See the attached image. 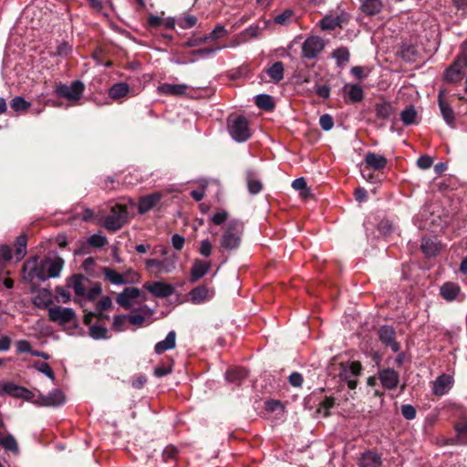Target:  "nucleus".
<instances>
[{
	"label": "nucleus",
	"mask_w": 467,
	"mask_h": 467,
	"mask_svg": "<svg viewBox=\"0 0 467 467\" xmlns=\"http://www.w3.org/2000/svg\"><path fill=\"white\" fill-rule=\"evenodd\" d=\"M244 224L240 220L228 222L220 240V252H232L239 248Z\"/></svg>",
	"instance_id": "f257e3e1"
},
{
	"label": "nucleus",
	"mask_w": 467,
	"mask_h": 467,
	"mask_svg": "<svg viewBox=\"0 0 467 467\" xmlns=\"http://www.w3.org/2000/svg\"><path fill=\"white\" fill-rule=\"evenodd\" d=\"M128 220L126 204L115 203L110 208V213L104 218V227L112 232L119 230Z\"/></svg>",
	"instance_id": "f03ea898"
},
{
	"label": "nucleus",
	"mask_w": 467,
	"mask_h": 467,
	"mask_svg": "<svg viewBox=\"0 0 467 467\" xmlns=\"http://www.w3.org/2000/svg\"><path fill=\"white\" fill-rule=\"evenodd\" d=\"M84 90V83L80 80H75L69 86L61 82L57 83L54 92L59 98H63L71 103H77L80 100Z\"/></svg>",
	"instance_id": "7ed1b4c3"
},
{
	"label": "nucleus",
	"mask_w": 467,
	"mask_h": 467,
	"mask_svg": "<svg viewBox=\"0 0 467 467\" xmlns=\"http://www.w3.org/2000/svg\"><path fill=\"white\" fill-rule=\"evenodd\" d=\"M228 127L232 138L238 142H244L251 137L248 120L243 115L229 119Z\"/></svg>",
	"instance_id": "20e7f679"
},
{
	"label": "nucleus",
	"mask_w": 467,
	"mask_h": 467,
	"mask_svg": "<svg viewBox=\"0 0 467 467\" xmlns=\"http://www.w3.org/2000/svg\"><path fill=\"white\" fill-rule=\"evenodd\" d=\"M38 257L34 256L31 259L27 260L24 265L23 270L26 272L28 270L27 275L25 276L29 282H32L34 279H37L39 281H46L48 279L47 266L45 264V260H41L40 263L37 262Z\"/></svg>",
	"instance_id": "39448f33"
},
{
	"label": "nucleus",
	"mask_w": 467,
	"mask_h": 467,
	"mask_svg": "<svg viewBox=\"0 0 467 467\" xmlns=\"http://www.w3.org/2000/svg\"><path fill=\"white\" fill-rule=\"evenodd\" d=\"M325 43L317 36L307 37L302 45V56L307 59L316 58L324 49Z\"/></svg>",
	"instance_id": "423d86ee"
},
{
	"label": "nucleus",
	"mask_w": 467,
	"mask_h": 467,
	"mask_svg": "<svg viewBox=\"0 0 467 467\" xmlns=\"http://www.w3.org/2000/svg\"><path fill=\"white\" fill-rule=\"evenodd\" d=\"M378 336L385 347H389L395 353L400 351V344L396 340V331L391 326H381L378 330Z\"/></svg>",
	"instance_id": "0eeeda50"
},
{
	"label": "nucleus",
	"mask_w": 467,
	"mask_h": 467,
	"mask_svg": "<svg viewBox=\"0 0 467 467\" xmlns=\"http://www.w3.org/2000/svg\"><path fill=\"white\" fill-rule=\"evenodd\" d=\"M48 317L52 322L66 325L76 319V314L72 308L54 306L48 309Z\"/></svg>",
	"instance_id": "6e6552de"
},
{
	"label": "nucleus",
	"mask_w": 467,
	"mask_h": 467,
	"mask_svg": "<svg viewBox=\"0 0 467 467\" xmlns=\"http://www.w3.org/2000/svg\"><path fill=\"white\" fill-rule=\"evenodd\" d=\"M453 429L456 436L454 438L448 439L445 444L461 446L467 445V418H461L453 424Z\"/></svg>",
	"instance_id": "1a4fd4ad"
},
{
	"label": "nucleus",
	"mask_w": 467,
	"mask_h": 467,
	"mask_svg": "<svg viewBox=\"0 0 467 467\" xmlns=\"http://www.w3.org/2000/svg\"><path fill=\"white\" fill-rule=\"evenodd\" d=\"M143 287L154 296L160 298L168 297L174 293V287L171 285L160 281L147 282L143 285Z\"/></svg>",
	"instance_id": "9d476101"
},
{
	"label": "nucleus",
	"mask_w": 467,
	"mask_h": 467,
	"mask_svg": "<svg viewBox=\"0 0 467 467\" xmlns=\"http://www.w3.org/2000/svg\"><path fill=\"white\" fill-rule=\"evenodd\" d=\"M141 292L135 286H128L123 289L116 297V302L124 309L129 310L131 307V301L139 298Z\"/></svg>",
	"instance_id": "9b49d317"
},
{
	"label": "nucleus",
	"mask_w": 467,
	"mask_h": 467,
	"mask_svg": "<svg viewBox=\"0 0 467 467\" xmlns=\"http://www.w3.org/2000/svg\"><path fill=\"white\" fill-rule=\"evenodd\" d=\"M340 371L338 377L341 380H348L351 376L358 377L361 374L362 365L359 361L341 362L339 363Z\"/></svg>",
	"instance_id": "f8f14e48"
},
{
	"label": "nucleus",
	"mask_w": 467,
	"mask_h": 467,
	"mask_svg": "<svg viewBox=\"0 0 467 467\" xmlns=\"http://www.w3.org/2000/svg\"><path fill=\"white\" fill-rule=\"evenodd\" d=\"M358 465V467H381V454L374 450H367L360 454Z\"/></svg>",
	"instance_id": "ddd939ff"
},
{
	"label": "nucleus",
	"mask_w": 467,
	"mask_h": 467,
	"mask_svg": "<svg viewBox=\"0 0 467 467\" xmlns=\"http://www.w3.org/2000/svg\"><path fill=\"white\" fill-rule=\"evenodd\" d=\"M379 379L387 389H394L400 380L398 372L389 368L379 371Z\"/></svg>",
	"instance_id": "4468645a"
},
{
	"label": "nucleus",
	"mask_w": 467,
	"mask_h": 467,
	"mask_svg": "<svg viewBox=\"0 0 467 467\" xmlns=\"http://www.w3.org/2000/svg\"><path fill=\"white\" fill-rule=\"evenodd\" d=\"M212 264L210 261L195 259L191 268L190 282L196 283L203 277L210 270Z\"/></svg>",
	"instance_id": "2eb2a0df"
},
{
	"label": "nucleus",
	"mask_w": 467,
	"mask_h": 467,
	"mask_svg": "<svg viewBox=\"0 0 467 467\" xmlns=\"http://www.w3.org/2000/svg\"><path fill=\"white\" fill-rule=\"evenodd\" d=\"M365 168L374 171H381L386 168L388 160L386 157L368 151L364 157Z\"/></svg>",
	"instance_id": "dca6fc26"
},
{
	"label": "nucleus",
	"mask_w": 467,
	"mask_h": 467,
	"mask_svg": "<svg viewBox=\"0 0 467 467\" xmlns=\"http://www.w3.org/2000/svg\"><path fill=\"white\" fill-rule=\"evenodd\" d=\"M44 260L47 271V276L48 278L58 277L65 265L64 259L60 256H55L54 258L46 257Z\"/></svg>",
	"instance_id": "f3484780"
},
{
	"label": "nucleus",
	"mask_w": 467,
	"mask_h": 467,
	"mask_svg": "<svg viewBox=\"0 0 467 467\" xmlns=\"http://www.w3.org/2000/svg\"><path fill=\"white\" fill-rule=\"evenodd\" d=\"M453 378L448 374L439 376L434 381L433 393L436 396L446 394L453 385Z\"/></svg>",
	"instance_id": "a211bd4d"
},
{
	"label": "nucleus",
	"mask_w": 467,
	"mask_h": 467,
	"mask_svg": "<svg viewBox=\"0 0 467 467\" xmlns=\"http://www.w3.org/2000/svg\"><path fill=\"white\" fill-rule=\"evenodd\" d=\"M161 194L154 192L150 195L143 196L139 201L138 212L140 214H144L155 207L161 201Z\"/></svg>",
	"instance_id": "6ab92c4d"
},
{
	"label": "nucleus",
	"mask_w": 467,
	"mask_h": 467,
	"mask_svg": "<svg viewBox=\"0 0 467 467\" xmlns=\"http://www.w3.org/2000/svg\"><path fill=\"white\" fill-rule=\"evenodd\" d=\"M461 293V287L458 284L452 282L444 283L440 288L441 296L446 301H453Z\"/></svg>",
	"instance_id": "aec40b11"
},
{
	"label": "nucleus",
	"mask_w": 467,
	"mask_h": 467,
	"mask_svg": "<svg viewBox=\"0 0 467 467\" xmlns=\"http://www.w3.org/2000/svg\"><path fill=\"white\" fill-rule=\"evenodd\" d=\"M41 402L40 404L43 406H60L65 402V396L60 389H54L47 395L40 396Z\"/></svg>",
	"instance_id": "412c9836"
},
{
	"label": "nucleus",
	"mask_w": 467,
	"mask_h": 467,
	"mask_svg": "<svg viewBox=\"0 0 467 467\" xmlns=\"http://www.w3.org/2000/svg\"><path fill=\"white\" fill-rule=\"evenodd\" d=\"M187 88L188 87L185 84L164 83L158 88V91L166 96H181L186 93Z\"/></svg>",
	"instance_id": "4be33fe9"
},
{
	"label": "nucleus",
	"mask_w": 467,
	"mask_h": 467,
	"mask_svg": "<svg viewBox=\"0 0 467 467\" xmlns=\"http://www.w3.org/2000/svg\"><path fill=\"white\" fill-rule=\"evenodd\" d=\"M167 260H158V259H148L146 260V268L149 271H155V273L165 272L169 273L172 269H174V263L166 264Z\"/></svg>",
	"instance_id": "5701e85b"
},
{
	"label": "nucleus",
	"mask_w": 467,
	"mask_h": 467,
	"mask_svg": "<svg viewBox=\"0 0 467 467\" xmlns=\"http://www.w3.org/2000/svg\"><path fill=\"white\" fill-rule=\"evenodd\" d=\"M361 2L360 9L366 16H376L382 10L383 4L381 0H359Z\"/></svg>",
	"instance_id": "b1692460"
},
{
	"label": "nucleus",
	"mask_w": 467,
	"mask_h": 467,
	"mask_svg": "<svg viewBox=\"0 0 467 467\" xmlns=\"http://www.w3.org/2000/svg\"><path fill=\"white\" fill-rule=\"evenodd\" d=\"M176 347V333L175 331H170L165 339L158 342L154 347V351L157 354H162L166 350L173 349Z\"/></svg>",
	"instance_id": "393cba45"
},
{
	"label": "nucleus",
	"mask_w": 467,
	"mask_h": 467,
	"mask_svg": "<svg viewBox=\"0 0 467 467\" xmlns=\"http://www.w3.org/2000/svg\"><path fill=\"white\" fill-rule=\"evenodd\" d=\"M344 92L348 96V102L358 103L364 99V91L359 85H346Z\"/></svg>",
	"instance_id": "a878e982"
},
{
	"label": "nucleus",
	"mask_w": 467,
	"mask_h": 467,
	"mask_svg": "<svg viewBox=\"0 0 467 467\" xmlns=\"http://www.w3.org/2000/svg\"><path fill=\"white\" fill-rule=\"evenodd\" d=\"M102 272L104 274L105 279L113 285H121L129 283V280L125 277V275L118 273L113 268L103 267Z\"/></svg>",
	"instance_id": "bb28decb"
},
{
	"label": "nucleus",
	"mask_w": 467,
	"mask_h": 467,
	"mask_svg": "<svg viewBox=\"0 0 467 467\" xmlns=\"http://www.w3.org/2000/svg\"><path fill=\"white\" fill-rule=\"evenodd\" d=\"M84 280H88L82 274H75L72 275L69 278V285L72 286L74 292L78 296H85L86 295V286L83 284Z\"/></svg>",
	"instance_id": "cd10ccee"
},
{
	"label": "nucleus",
	"mask_w": 467,
	"mask_h": 467,
	"mask_svg": "<svg viewBox=\"0 0 467 467\" xmlns=\"http://www.w3.org/2000/svg\"><path fill=\"white\" fill-rule=\"evenodd\" d=\"M438 103L441 112V115L448 124H452L454 122V111L451 107L443 99L442 92H440L438 96Z\"/></svg>",
	"instance_id": "c85d7f7f"
},
{
	"label": "nucleus",
	"mask_w": 467,
	"mask_h": 467,
	"mask_svg": "<svg viewBox=\"0 0 467 467\" xmlns=\"http://www.w3.org/2000/svg\"><path fill=\"white\" fill-rule=\"evenodd\" d=\"M245 181L247 183L248 191L251 194L254 195L259 193L263 189L262 182L256 179L255 173L253 170L245 171Z\"/></svg>",
	"instance_id": "c756f323"
},
{
	"label": "nucleus",
	"mask_w": 467,
	"mask_h": 467,
	"mask_svg": "<svg viewBox=\"0 0 467 467\" xmlns=\"http://www.w3.org/2000/svg\"><path fill=\"white\" fill-rule=\"evenodd\" d=\"M27 240L26 234H22L16 237L14 244L16 261H21L26 254Z\"/></svg>",
	"instance_id": "7c9ffc66"
},
{
	"label": "nucleus",
	"mask_w": 467,
	"mask_h": 467,
	"mask_svg": "<svg viewBox=\"0 0 467 467\" xmlns=\"http://www.w3.org/2000/svg\"><path fill=\"white\" fill-rule=\"evenodd\" d=\"M375 114L378 119L387 120L394 114V108L391 103L382 101L375 105Z\"/></svg>",
	"instance_id": "2f4dec72"
},
{
	"label": "nucleus",
	"mask_w": 467,
	"mask_h": 467,
	"mask_svg": "<svg viewBox=\"0 0 467 467\" xmlns=\"http://www.w3.org/2000/svg\"><path fill=\"white\" fill-rule=\"evenodd\" d=\"M209 288L205 285H201L190 292L191 300L194 304L203 303L209 296Z\"/></svg>",
	"instance_id": "473e14b6"
},
{
	"label": "nucleus",
	"mask_w": 467,
	"mask_h": 467,
	"mask_svg": "<svg viewBox=\"0 0 467 467\" xmlns=\"http://www.w3.org/2000/svg\"><path fill=\"white\" fill-rule=\"evenodd\" d=\"M284 70L283 62L276 61L265 71L272 81L277 84L284 78Z\"/></svg>",
	"instance_id": "72a5a7b5"
},
{
	"label": "nucleus",
	"mask_w": 467,
	"mask_h": 467,
	"mask_svg": "<svg viewBox=\"0 0 467 467\" xmlns=\"http://www.w3.org/2000/svg\"><path fill=\"white\" fill-rule=\"evenodd\" d=\"M247 377V371L243 368H230L226 371L225 378L229 382L240 384Z\"/></svg>",
	"instance_id": "f704fd0d"
},
{
	"label": "nucleus",
	"mask_w": 467,
	"mask_h": 467,
	"mask_svg": "<svg viewBox=\"0 0 467 467\" xmlns=\"http://www.w3.org/2000/svg\"><path fill=\"white\" fill-rule=\"evenodd\" d=\"M130 91V87L127 83H123V82H120V83H117V84H114L109 90V96L112 99H122L124 98L125 96H127V94L129 93Z\"/></svg>",
	"instance_id": "c9c22d12"
},
{
	"label": "nucleus",
	"mask_w": 467,
	"mask_h": 467,
	"mask_svg": "<svg viewBox=\"0 0 467 467\" xmlns=\"http://www.w3.org/2000/svg\"><path fill=\"white\" fill-rule=\"evenodd\" d=\"M254 102L259 109L266 111H271L275 109L273 98L267 94L257 95Z\"/></svg>",
	"instance_id": "e433bc0d"
},
{
	"label": "nucleus",
	"mask_w": 467,
	"mask_h": 467,
	"mask_svg": "<svg viewBox=\"0 0 467 467\" xmlns=\"http://www.w3.org/2000/svg\"><path fill=\"white\" fill-rule=\"evenodd\" d=\"M178 455H179V449L172 444H169L162 451L161 459H162V462H164L166 463L173 462L174 465H176V462L178 460Z\"/></svg>",
	"instance_id": "4c0bfd02"
},
{
	"label": "nucleus",
	"mask_w": 467,
	"mask_h": 467,
	"mask_svg": "<svg viewBox=\"0 0 467 467\" xmlns=\"http://www.w3.org/2000/svg\"><path fill=\"white\" fill-rule=\"evenodd\" d=\"M12 259V250L6 245H0V277L5 273L7 263Z\"/></svg>",
	"instance_id": "58836bf2"
},
{
	"label": "nucleus",
	"mask_w": 467,
	"mask_h": 467,
	"mask_svg": "<svg viewBox=\"0 0 467 467\" xmlns=\"http://www.w3.org/2000/svg\"><path fill=\"white\" fill-rule=\"evenodd\" d=\"M333 57L337 60V65L343 67L349 61L350 53L347 47H338L333 51Z\"/></svg>",
	"instance_id": "ea45409f"
},
{
	"label": "nucleus",
	"mask_w": 467,
	"mask_h": 467,
	"mask_svg": "<svg viewBox=\"0 0 467 467\" xmlns=\"http://www.w3.org/2000/svg\"><path fill=\"white\" fill-rule=\"evenodd\" d=\"M417 112L414 106L410 105L406 107L400 113V119L404 125L410 126L416 123Z\"/></svg>",
	"instance_id": "a19ab883"
},
{
	"label": "nucleus",
	"mask_w": 467,
	"mask_h": 467,
	"mask_svg": "<svg viewBox=\"0 0 467 467\" xmlns=\"http://www.w3.org/2000/svg\"><path fill=\"white\" fill-rule=\"evenodd\" d=\"M421 250L426 256H434L439 251L438 244L431 239H423L421 243Z\"/></svg>",
	"instance_id": "79ce46f5"
},
{
	"label": "nucleus",
	"mask_w": 467,
	"mask_h": 467,
	"mask_svg": "<svg viewBox=\"0 0 467 467\" xmlns=\"http://www.w3.org/2000/svg\"><path fill=\"white\" fill-rule=\"evenodd\" d=\"M106 53L104 49L100 47H96L92 54L91 57L99 65H103L107 67H110L113 65V62L111 60H106L105 59Z\"/></svg>",
	"instance_id": "37998d69"
},
{
	"label": "nucleus",
	"mask_w": 467,
	"mask_h": 467,
	"mask_svg": "<svg viewBox=\"0 0 467 467\" xmlns=\"http://www.w3.org/2000/svg\"><path fill=\"white\" fill-rule=\"evenodd\" d=\"M3 390L6 394L14 397V398H20L23 396L24 387L18 386L13 382H6L3 385Z\"/></svg>",
	"instance_id": "c03bdc74"
},
{
	"label": "nucleus",
	"mask_w": 467,
	"mask_h": 467,
	"mask_svg": "<svg viewBox=\"0 0 467 467\" xmlns=\"http://www.w3.org/2000/svg\"><path fill=\"white\" fill-rule=\"evenodd\" d=\"M89 336L94 339L109 338L108 329L105 327L99 325H92L89 327Z\"/></svg>",
	"instance_id": "a18cd8bd"
},
{
	"label": "nucleus",
	"mask_w": 467,
	"mask_h": 467,
	"mask_svg": "<svg viewBox=\"0 0 467 467\" xmlns=\"http://www.w3.org/2000/svg\"><path fill=\"white\" fill-rule=\"evenodd\" d=\"M10 107L15 111H25L30 107V103L24 98L17 96L10 101Z\"/></svg>",
	"instance_id": "49530a36"
},
{
	"label": "nucleus",
	"mask_w": 467,
	"mask_h": 467,
	"mask_svg": "<svg viewBox=\"0 0 467 467\" xmlns=\"http://www.w3.org/2000/svg\"><path fill=\"white\" fill-rule=\"evenodd\" d=\"M335 406V399L333 397H326L319 405L317 409L318 412H322L324 417H328L330 415L329 410Z\"/></svg>",
	"instance_id": "de8ad7c7"
},
{
	"label": "nucleus",
	"mask_w": 467,
	"mask_h": 467,
	"mask_svg": "<svg viewBox=\"0 0 467 467\" xmlns=\"http://www.w3.org/2000/svg\"><path fill=\"white\" fill-rule=\"evenodd\" d=\"M417 56L416 47L412 45H403L401 47V57L406 61H413Z\"/></svg>",
	"instance_id": "09e8293b"
},
{
	"label": "nucleus",
	"mask_w": 467,
	"mask_h": 467,
	"mask_svg": "<svg viewBox=\"0 0 467 467\" xmlns=\"http://www.w3.org/2000/svg\"><path fill=\"white\" fill-rule=\"evenodd\" d=\"M88 243L92 247L101 248L107 244V238L100 234H92L88 239Z\"/></svg>",
	"instance_id": "8fccbe9b"
},
{
	"label": "nucleus",
	"mask_w": 467,
	"mask_h": 467,
	"mask_svg": "<svg viewBox=\"0 0 467 467\" xmlns=\"http://www.w3.org/2000/svg\"><path fill=\"white\" fill-rule=\"evenodd\" d=\"M402 416L409 420H414L417 415L416 409L410 404H403L400 407Z\"/></svg>",
	"instance_id": "3c124183"
},
{
	"label": "nucleus",
	"mask_w": 467,
	"mask_h": 467,
	"mask_svg": "<svg viewBox=\"0 0 467 467\" xmlns=\"http://www.w3.org/2000/svg\"><path fill=\"white\" fill-rule=\"evenodd\" d=\"M35 367L37 368L38 371L45 374L47 377H48L50 379H55V373L52 370L49 364L46 362H36Z\"/></svg>",
	"instance_id": "603ef678"
},
{
	"label": "nucleus",
	"mask_w": 467,
	"mask_h": 467,
	"mask_svg": "<svg viewBox=\"0 0 467 467\" xmlns=\"http://www.w3.org/2000/svg\"><path fill=\"white\" fill-rule=\"evenodd\" d=\"M207 41H208V37L205 36H192L184 43L183 46L186 47H198Z\"/></svg>",
	"instance_id": "864d4df0"
},
{
	"label": "nucleus",
	"mask_w": 467,
	"mask_h": 467,
	"mask_svg": "<svg viewBox=\"0 0 467 467\" xmlns=\"http://www.w3.org/2000/svg\"><path fill=\"white\" fill-rule=\"evenodd\" d=\"M319 125L321 128L328 131L334 127V119L329 114H324L319 119Z\"/></svg>",
	"instance_id": "5fc2aeb1"
},
{
	"label": "nucleus",
	"mask_w": 467,
	"mask_h": 467,
	"mask_svg": "<svg viewBox=\"0 0 467 467\" xmlns=\"http://www.w3.org/2000/svg\"><path fill=\"white\" fill-rule=\"evenodd\" d=\"M288 382L292 387L300 388L304 382L302 374L296 371L291 373L288 377Z\"/></svg>",
	"instance_id": "6e6d98bb"
},
{
	"label": "nucleus",
	"mask_w": 467,
	"mask_h": 467,
	"mask_svg": "<svg viewBox=\"0 0 467 467\" xmlns=\"http://www.w3.org/2000/svg\"><path fill=\"white\" fill-rule=\"evenodd\" d=\"M101 285L99 283H96L93 287H91L88 291H86L85 296L88 300L93 301L101 294Z\"/></svg>",
	"instance_id": "4d7b16f0"
},
{
	"label": "nucleus",
	"mask_w": 467,
	"mask_h": 467,
	"mask_svg": "<svg viewBox=\"0 0 467 467\" xmlns=\"http://www.w3.org/2000/svg\"><path fill=\"white\" fill-rule=\"evenodd\" d=\"M314 88H315V91H316L317 95L319 98H321L323 99H327L329 98V96H330V88H329V86L316 84Z\"/></svg>",
	"instance_id": "13d9d810"
},
{
	"label": "nucleus",
	"mask_w": 467,
	"mask_h": 467,
	"mask_svg": "<svg viewBox=\"0 0 467 467\" xmlns=\"http://www.w3.org/2000/svg\"><path fill=\"white\" fill-rule=\"evenodd\" d=\"M294 13L290 9L285 10L283 13L275 17V22L278 25H285L293 16Z\"/></svg>",
	"instance_id": "bf43d9fd"
},
{
	"label": "nucleus",
	"mask_w": 467,
	"mask_h": 467,
	"mask_svg": "<svg viewBox=\"0 0 467 467\" xmlns=\"http://www.w3.org/2000/svg\"><path fill=\"white\" fill-rule=\"evenodd\" d=\"M16 346L17 353H29V354H31V352L33 351V349L31 348L30 342L27 341V340H25V339H21V340L16 341Z\"/></svg>",
	"instance_id": "052dcab7"
},
{
	"label": "nucleus",
	"mask_w": 467,
	"mask_h": 467,
	"mask_svg": "<svg viewBox=\"0 0 467 467\" xmlns=\"http://www.w3.org/2000/svg\"><path fill=\"white\" fill-rule=\"evenodd\" d=\"M213 246L209 239L202 240L200 244L199 253L205 257L212 254Z\"/></svg>",
	"instance_id": "680f3d73"
},
{
	"label": "nucleus",
	"mask_w": 467,
	"mask_h": 467,
	"mask_svg": "<svg viewBox=\"0 0 467 467\" xmlns=\"http://www.w3.org/2000/svg\"><path fill=\"white\" fill-rule=\"evenodd\" d=\"M72 51L71 46L66 41L60 43L56 51V55L59 57H67Z\"/></svg>",
	"instance_id": "e2e57ef3"
},
{
	"label": "nucleus",
	"mask_w": 467,
	"mask_h": 467,
	"mask_svg": "<svg viewBox=\"0 0 467 467\" xmlns=\"http://www.w3.org/2000/svg\"><path fill=\"white\" fill-rule=\"evenodd\" d=\"M112 306V300L109 296H103L96 305V309L99 312L109 309Z\"/></svg>",
	"instance_id": "0e129e2a"
},
{
	"label": "nucleus",
	"mask_w": 467,
	"mask_h": 467,
	"mask_svg": "<svg viewBox=\"0 0 467 467\" xmlns=\"http://www.w3.org/2000/svg\"><path fill=\"white\" fill-rule=\"evenodd\" d=\"M126 315H118L114 317L112 327L115 331H122L126 322Z\"/></svg>",
	"instance_id": "69168bd1"
},
{
	"label": "nucleus",
	"mask_w": 467,
	"mask_h": 467,
	"mask_svg": "<svg viewBox=\"0 0 467 467\" xmlns=\"http://www.w3.org/2000/svg\"><path fill=\"white\" fill-rule=\"evenodd\" d=\"M228 216L226 211H221L214 213L211 220L214 224L221 225L228 219Z\"/></svg>",
	"instance_id": "338daca9"
},
{
	"label": "nucleus",
	"mask_w": 467,
	"mask_h": 467,
	"mask_svg": "<svg viewBox=\"0 0 467 467\" xmlns=\"http://www.w3.org/2000/svg\"><path fill=\"white\" fill-rule=\"evenodd\" d=\"M432 163H433V161L429 155L420 156L417 160V165L422 170H427V169L431 168Z\"/></svg>",
	"instance_id": "774afa93"
}]
</instances>
